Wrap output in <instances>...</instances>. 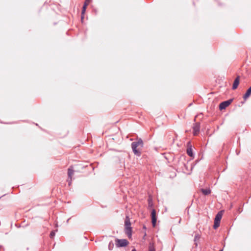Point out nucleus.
Instances as JSON below:
<instances>
[{"label": "nucleus", "instance_id": "1", "mask_svg": "<svg viewBox=\"0 0 251 251\" xmlns=\"http://www.w3.org/2000/svg\"><path fill=\"white\" fill-rule=\"evenodd\" d=\"M143 145V141L141 139H138L137 141L133 142L131 143V148L134 153L137 155L140 156L141 154L140 151L137 149L138 146L142 147Z\"/></svg>", "mask_w": 251, "mask_h": 251}, {"label": "nucleus", "instance_id": "2", "mask_svg": "<svg viewBox=\"0 0 251 251\" xmlns=\"http://www.w3.org/2000/svg\"><path fill=\"white\" fill-rule=\"evenodd\" d=\"M125 233L129 238H130L132 235V227H131L130 219L128 216H126L125 221Z\"/></svg>", "mask_w": 251, "mask_h": 251}, {"label": "nucleus", "instance_id": "3", "mask_svg": "<svg viewBox=\"0 0 251 251\" xmlns=\"http://www.w3.org/2000/svg\"><path fill=\"white\" fill-rule=\"evenodd\" d=\"M129 242L126 239H118L115 240V245L117 247H125L128 244Z\"/></svg>", "mask_w": 251, "mask_h": 251}, {"label": "nucleus", "instance_id": "4", "mask_svg": "<svg viewBox=\"0 0 251 251\" xmlns=\"http://www.w3.org/2000/svg\"><path fill=\"white\" fill-rule=\"evenodd\" d=\"M222 219V214L219 212L216 216L214 220V224L213 225V228L216 229L218 228L220 224V221Z\"/></svg>", "mask_w": 251, "mask_h": 251}, {"label": "nucleus", "instance_id": "5", "mask_svg": "<svg viewBox=\"0 0 251 251\" xmlns=\"http://www.w3.org/2000/svg\"><path fill=\"white\" fill-rule=\"evenodd\" d=\"M74 173V170L73 169V167L72 166L70 167L68 169V178L67 179V181L68 182L69 185H71L72 180V176H73Z\"/></svg>", "mask_w": 251, "mask_h": 251}, {"label": "nucleus", "instance_id": "6", "mask_svg": "<svg viewBox=\"0 0 251 251\" xmlns=\"http://www.w3.org/2000/svg\"><path fill=\"white\" fill-rule=\"evenodd\" d=\"M151 222L153 226H155L156 225V220H157V216L156 211L154 209H153L151 211Z\"/></svg>", "mask_w": 251, "mask_h": 251}, {"label": "nucleus", "instance_id": "7", "mask_svg": "<svg viewBox=\"0 0 251 251\" xmlns=\"http://www.w3.org/2000/svg\"><path fill=\"white\" fill-rule=\"evenodd\" d=\"M232 100H228L224 101L221 102L219 105V108L220 110H223L227 107L231 102Z\"/></svg>", "mask_w": 251, "mask_h": 251}, {"label": "nucleus", "instance_id": "8", "mask_svg": "<svg viewBox=\"0 0 251 251\" xmlns=\"http://www.w3.org/2000/svg\"><path fill=\"white\" fill-rule=\"evenodd\" d=\"M193 129L194 135H197L199 134L200 129V123H195L193 126Z\"/></svg>", "mask_w": 251, "mask_h": 251}, {"label": "nucleus", "instance_id": "9", "mask_svg": "<svg viewBox=\"0 0 251 251\" xmlns=\"http://www.w3.org/2000/svg\"><path fill=\"white\" fill-rule=\"evenodd\" d=\"M239 81H240V76H238L234 81V82H233V84L232 85V89L235 90L238 87L239 84Z\"/></svg>", "mask_w": 251, "mask_h": 251}, {"label": "nucleus", "instance_id": "10", "mask_svg": "<svg viewBox=\"0 0 251 251\" xmlns=\"http://www.w3.org/2000/svg\"><path fill=\"white\" fill-rule=\"evenodd\" d=\"M251 94V86L248 89V90L247 91V92L244 95L243 98L244 99V100H247Z\"/></svg>", "mask_w": 251, "mask_h": 251}, {"label": "nucleus", "instance_id": "11", "mask_svg": "<svg viewBox=\"0 0 251 251\" xmlns=\"http://www.w3.org/2000/svg\"><path fill=\"white\" fill-rule=\"evenodd\" d=\"M201 192L204 195H208L211 193V190L209 188L208 189H201Z\"/></svg>", "mask_w": 251, "mask_h": 251}, {"label": "nucleus", "instance_id": "12", "mask_svg": "<svg viewBox=\"0 0 251 251\" xmlns=\"http://www.w3.org/2000/svg\"><path fill=\"white\" fill-rule=\"evenodd\" d=\"M149 251H155V248L153 243H150L149 244Z\"/></svg>", "mask_w": 251, "mask_h": 251}, {"label": "nucleus", "instance_id": "13", "mask_svg": "<svg viewBox=\"0 0 251 251\" xmlns=\"http://www.w3.org/2000/svg\"><path fill=\"white\" fill-rule=\"evenodd\" d=\"M88 5V3H86V2H84V5L82 7V12H81L82 15H83L85 13L86 7Z\"/></svg>", "mask_w": 251, "mask_h": 251}, {"label": "nucleus", "instance_id": "14", "mask_svg": "<svg viewBox=\"0 0 251 251\" xmlns=\"http://www.w3.org/2000/svg\"><path fill=\"white\" fill-rule=\"evenodd\" d=\"M187 153L190 156H191V157L193 156V151H192V149L191 148H188L187 149Z\"/></svg>", "mask_w": 251, "mask_h": 251}, {"label": "nucleus", "instance_id": "15", "mask_svg": "<svg viewBox=\"0 0 251 251\" xmlns=\"http://www.w3.org/2000/svg\"><path fill=\"white\" fill-rule=\"evenodd\" d=\"M113 247H114V244L111 241L109 242V245H108V249L109 250H112L113 248Z\"/></svg>", "mask_w": 251, "mask_h": 251}, {"label": "nucleus", "instance_id": "16", "mask_svg": "<svg viewBox=\"0 0 251 251\" xmlns=\"http://www.w3.org/2000/svg\"><path fill=\"white\" fill-rule=\"evenodd\" d=\"M55 236V232L54 231H52L50 235V238H52Z\"/></svg>", "mask_w": 251, "mask_h": 251}, {"label": "nucleus", "instance_id": "17", "mask_svg": "<svg viewBox=\"0 0 251 251\" xmlns=\"http://www.w3.org/2000/svg\"><path fill=\"white\" fill-rule=\"evenodd\" d=\"M85 2H86V3H88V4H89V2H90V0H86Z\"/></svg>", "mask_w": 251, "mask_h": 251}, {"label": "nucleus", "instance_id": "18", "mask_svg": "<svg viewBox=\"0 0 251 251\" xmlns=\"http://www.w3.org/2000/svg\"><path fill=\"white\" fill-rule=\"evenodd\" d=\"M198 235H196L195 237V241L196 240V238L198 237Z\"/></svg>", "mask_w": 251, "mask_h": 251}, {"label": "nucleus", "instance_id": "19", "mask_svg": "<svg viewBox=\"0 0 251 251\" xmlns=\"http://www.w3.org/2000/svg\"><path fill=\"white\" fill-rule=\"evenodd\" d=\"M131 251H136V249H133Z\"/></svg>", "mask_w": 251, "mask_h": 251}, {"label": "nucleus", "instance_id": "20", "mask_svg": "<svg viewBox=\"0 0 251 251\" xmlns=\"http://www.w3.org/2000/svg\"><path fill=\"white\" fill-rule=\"evenodd\" d=\"M223 251V250H221V251Z\"/></svg>", "mask_w": 251, "mask_h": 251}]
</instances>
